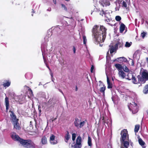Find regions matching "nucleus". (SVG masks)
Masks as SVG:
<instances>
[{"label": "nucleus", "instance_id": "obj_21", "mask_svg": "<svg viewBox=\"0 0 148 148\" xmlns=\"http://www.w3.org/2000/svg\"><path fill=\"white\" fill-rule=\"evenodd\" d=\"M115 66L116 68L119 71H121L123 69L122 66L121 64H115Z\"/></svg>", "mask_w": 148, "mask_h": 148}, {"label": "nucleus", "instance_id": "obj_8", "mask_svg": "<svg viewBox=\"0 0 148 148\" xmlns=\"http://www.w3.org/2000/svg\"><path fill=\"white\" fill-rule=\"evenodd\" d=\"M55 136L53 134H51L49 139V142L51 144L55 145L58 143V141L55 140Z\"/></svg>", "mask_w": 148, "mask_h": 148}, {"label": "nucleus", "instance_id": "obj_28", "mask_svg": "<svg viewBox=\"0 0 148 148\" xmlns=\"http://www.w3.org/2000/svg\"><path fill=\"white\" fill-rule=\"evenodd\" d=\"M107 13L106 12H104V11L103 10H102L100 12V14L102 16H103V15L104 14L105 17L108 18V17L107 16H106V14Z\"/></svg>", "mask_w": 148, "mask_h": 148}, {"label": "nucleus", "instance_id": "obj_2", "mask_svg": "<svg viewBox=\"0 0 148 148\" xmlns=\"http://www.w3.org/2000/svg\"><path fill=\"white\" fill-rule=\"evenodd\" d=\"M128 132L127 129H124L121 132L120 141L121 143V148H128L129 145V143L127 141H125L126 139H128V137H127Z\"/></svg>", "mask_w": 148, "mask_h": 148}, {"label": "nucleus", "instance_id": "obj_14", "mask_svg": "<svg viewBox=\"0 0 148 148\" xmlns=\"http://www.w3.org/2000/svg\"><path fill=\"white\" fill-rule=\"evenodd\" d=\"M18 121H16L14 122H13L12 123L14 124V128L16 130H20L21 128L19 125V124L18 123Z\"/></svg>", "mask_w": 148, "mask_h": 148}, {"label": "nucleus", "instance_id": "obj_51", "mask_svg": "<svg viewBox=\"0 0 148 148\" xmlns=\"http://www.w3.org/2000/svg\"><path fill=\"white\" fill-rule=\"evenodd\" d=\"M53 1L54 2V3L55 4H56V0H53Z\"/></svg>", "mask_w": 148, "mask_h": 148}, {"label": "nucleus", "instance_id": "obj_12", "mask_svg": "<svg viewBox=\"0 0 148 148\" xmlns=\"http://www.w3.org/2000/svg\"><path fill=\"white\" fill-rule=\"evenodd\" d=\"M12 138L14 140L18 141L21 144V140L23 139L21 138L20 137L17 135L13 134L11 136Z\"/></svg>", "mask_w": 148, "mask_h": 148}, {"label": "nucleus", "instance_id": "obj_16", "mask_svg": "<svg viewBox=\"0 0 148 148\" xmlns=\"http://www.w3.org/2000/svg\"><path fill=\"white\" fill-rule=\"evenodd\" d=\"M11 82L9 80H5L4 82H3V85L4 87H8L10 85Z\"/></svg>", "mask_w": 148, "mask_h": 148}, {"label": "nucleus", "instance_id": "obj_24", "mask_svg": "<svg viewBox=\"0 0 148 148\" xmlns=\"http://www.w3.org/2000/svg\"><path fill=\"white\" fill-rule=\"evenodd\" d=\"M138 142L139 144L142 146H144L145 144V142L142 140L141 138H139L138 140Z\"/></svg>", "mask_w": 148, "mask_h": 148}, {"label": "nucleus", "instance_id": "obj_44", "mask_svg": "<svg viewBox=\"0 0 148 148\" xmlns=\"http://www.w3.org/2000/svg\"><path fill=\"white\" fill-rule=\"evenodd\" d=\"M73 50L74 52V53H75V51H76V49L75 47L74 46H73Z\"/></svg>", "mask_w": 148, "mask_h": 148}, {"label": "nucleus", "instance_id": "obj_40", "mask_svg": "<svg viewBox=\"0 0 148 148\" xmlns=\"http://www.w3.org/2000/svg\"><path fill=\"white\" fill-rule=\"evenodd\" d=\"M94 69V66L93 65H92L90 69V72L91 73H93V70Z\"/></svg>", "mask_w": 148, "mask_h": 148}, {"label": "nucleus", "instance_id": "obj_43", "mask_svg": "<svg viewBox=\"0 0 148 148\" xmlns=\"http://www.w3.org/2000/svg\"><path fill=\"white\" fill-rule=\"evenodd\" d=\"M38 110L39 111V113H40L41 112V107L39 105L38 106Z\"/></svg>", "mask_w": 148, "mask_h": 148}, {"label": "nucleus", "instance_id": "obj_58", "mask_svg": "<svg viewBox=\"0 0 148 148\" xmlns=\"http://www.w3.org/2000/svg\"><path fill=\"white\" fill-rule=\"evenodd\" d=\"M116 60V59H115V60H113V61H114V62H115Z\"/></svg>", "mask_w": 148, "mask_h": 148}, {"label": "nucleus", "instance_id": "obj_41", "mask_svg": "<svg viewBox=\"0 0 148 148\" xmlns=\"http://www.w3.org/2000/svg\"><path fill=\"white\" fill-rule=\"evenodd\" d=\"M131 104V106H134L136 105V104H137V103H136L134 102H132V103H130Z\"/></svg>", "mask_w": 148, "mask_h": 148}, {"label": "nucleus", "instance_id": "obj_15", "mask_svg": "<svg viewBox=\"0 0 148 148\" xmlns=\"http://www.w3.org/2000/svg\"><path fill=\"white\" fill-rule=\"evenodd\" d=\"M5 103L6 106V110L8 111L9 109V98L7 97H6L5 98Z\"/></svg>", "mask_w": 148, "mask_h": 148}, {"label": "nucleus", "instance_id": "obj_42", "mask_svg": "<svg viewBox=\"0 0 148 148\" xmlns=\"http://www.w3.org/2000/svg\"><path fill=\"white\" fill-rule=\"evenodd\" d=\"M121 43H120L118 42V43L115 45V48H117L119 45H120Z\"/></svg>", "mask_w": 148, "mask_h": 148}, {"label": "nucleus", "instance_id": "obj_53", "mask_svg": "<svg viewBox=\"0 0 148 148\" xmlns=\"http://www.w3.org/2000/svg\"><path fill=\"white\" fill-rule=\"evenodd\" d=\"M146 59L147 62H148V58H147Z\"/></svg>", "mask_w": 148, "mask_h": 148}, {"label": "nucleus", "instance_id": "obj_30", "mask_svg": "<svg viewBox=\"0 0 148 148\" xmlns=\"http://www.w3.org/2000/svg\"><path fill=\"white\" fill-rule=\"evenodd\" d=\"M121 19V17L119 16H117L115 17V20L117 21H120Z\"/></svg>", "mask_w": 148, "mask_h": 148}, {"label": "nucleus", "instance_id": "obj_26", "mask_svg": "<svg viewBox=\"0 0 148 148\" xmlns=\"http://www.w3.org/2000/svg\"><path fill=\"white\" fill-rule=\"evenodd\" d=\"M140 125H135L134 128V132L135 133L137 132L139 130Z\"/></svg>", "mask_w": 148, "mask_h": 148}, {"label": "nucleus", "instance_id": "obj_18", "mask_svg": "<svg viewBox=\"0 0 148 148\" xmlns=\"http://www.w3.org/2000/svg\"><path fill=\"white\" fill-rule=\"evenodd\" d=\"M107 81L108 84V89L112 88V84L111 82H110L109 78L108 77H107Z\"/></svg>", "mask_w": 148, "mask_h": 148}, {"label": "nucleus", "instance_id": "obj_19", "mask_svg": "<svg viewBox=\"0 0 148 148\" xmlns=\"http://www.w3.org/2000/svg\"><path fill=\"white\" fill-rule=\"evenodd\" d=\"M125 25L123 23H121V24L119 30L120 33H122L123 32L125 28Z\"/></svg>", "mask_w": 148, "mask_h": 148}, {"label": "nucleus", "instance_id": "obj_9", "mask_svg": "<svg viewBox=\"0 0 148 148\" xmlns=\"http://www.w3.org/2000/svg\"><path fill=\"white\" fill-rule=\"evenodd\" d=\"M99 3L103 7L107 6L110 5V2L109 0H99Z\"/></svg>", "mask_w": 148, "mask_h": 148}, {"label": "nucleus", "instance_id": "obj_32", "mask_svg": "<svg viewBox=\"0 0 148 148\" xmlns=\"http://www.w3.org/2000/svg\"><path fill=\"white\" fill-rule=\"evenodd\" d=\"M123 70L126 72L128 73L129 71L128 68L126 66L124 68H123Z\"/></svg>", "mask_w": 148, "mask_h": 148}, {"label": "nucleus", "instance_id": "obj_54", "mask_svg": "<svg viewBox=\"0 0 148 148\" xmlns=\"http://www.w3.org/2000/svg\"><path fill=\"white\" fill-rule=\"evenodd\" d=\"M65 1H70V0H65Z\"/></svg>", "mask_w": 148, "mask_h": 148}, {"label": "nucleus", "instance_id": "obj_4", "mask_svg": "<svg viewBox=\"0 0 148 148\" xmlns=\"http://www.w3.org/2000/svg\"><path fill=\"white\" fill-rule=\"evenodd\" d=\"M21 144L26 148H35L36 145L31 139L21 140Z\"/></svg>", "mask_w": 148, "mask_h": 148}, {"label": "nucleus", "instance_id": "obj_35", "mask_svg": "<svg viewBox=\"0 0 148 148\" xmlns=\"http://www.w3.org/2000/svg\"><path fill=\"white\" fill-rule=\"evenodd\" d=\"M131 45L128 42H126L125 45V46L126 47H129Z\"/></svg>", "mask_w": 148, "mask_h": 148}, {"label": "nucleus", "instance_id": "obj_57", "mask_svg": "<svg viewBox=\"0 0 148 148\" xmlns=\"http://www.w3.org/2000/svg\"><path fill=\"white\" fill-rule=\"evenodd\" d=\"M99 82L100 83H102V82L101 81H99Z\"/></svg>", "mask_w": 148, "mask_h": 148}, {"label": "nucleus", "instance_id": "obj_10", "mask_svg": "<svg viewBox=\"0 0 148 148\" xmlns=\"http://www.w3.org/2000/svg\"><path fill=\"white\" fill-rule=\"evenodd\" d=\"M11 112L10 116L11 117L12 122V123L16 121H18V119H17L16 116L14 114V112L12 111H10Z\"/></svg>", "mask_w": 148, "mask_h": 148}, {"label": "nucleus", "instance_id": "obj_31", "mask_svg": "<svg viewBox=\"0 0 148 148\" xmlns=\"http://www.w3.org/2000/svg\"><path fill=\"white\" fill-rule=\"evenodd\" d=\"M83 43L84 44L86 45L87 41L86 37L85 36H83Z\"/></svg>", "mask_w": 148, "mask_h": 148}, {"label": "nucleus", "instance_id": "obj_48", "mask_svg": "<svg viewBox=\"0 0 148 148\" xmlns=\"http://www.w3.org/2000/svg\"><path fill=\"white\" fill-rule=\"evenodd\" d=\"M51 8H49L47 10L49 11H51Z\"/></svg>", "mask_w": 148, "mask_h": 148}, {"label": "nucleus", "instance_id": "obj_27", "mask_svg": "<svg viewBox=\"0 0 148 148\" xmlns=\"http://www.w3.org/2000/svg\"><path fill=\"white\" fill-rule=\"evenodd\" d=\"M117 59H120V60L121 62H126L127 60V59L124 57H120L118 58Z\"/></svg>", "mask_w": 148, "mask_h": 148}, {"label": "nucleus", "instance_id": "obj_13", "mask_svg": "<svg viewBox=\"0 0 148 148\" xmlns=\"http://www.w3.org/2000/svg\"><path fill=\"white\" fill-rule=\"evenodd\" d=\"M119 75V77L122 79L125 78L126 75L125 73L122 70L119 71L118 73Z\"/></svg>", "mask_w": 148, "mask_h": 148}, {"label": "nucleus", "instance_id": "obj_34", "mask_svg": "<svg viewBox=\"0 0 148 148\" xmlns=\"http://www.w3.org/2000/svg\"><path fill=\"white\" fill-rule=\"evenodd\" d=\"M146 34L147 33L146 32H143L141 33V36L143 38H144Z\"/></svg>", "mask_w": 148, "mask_h": 148}, {"label": "nucleus", "instance_id": "obj_33", "mask_svg": "<svg viewBox=\"0 0 148 148\" xmlns=\"http://www.w3.org/2000/svg\"><path fill=\"white\" fill-rule=\"evenodd\" d=\"M76 137V134L75 133H74L72 134V139L73 141L75 140Z\"/></svg>", "mask_w": 148, "mask_h": 148}, {"label": "nucleus", "instance_id": "obj_45", "mask_svg": "<svg viewBox=\"0 0 148 148\" xmlns=\"http://www.w3.org/2000/svg\"><path fill=\"white\" fill-rule=\"evenodd\" d=\"M132 63H131V65L132 66H134V61L133 60H132Z\"/></svg>", "mask_w": 148, "mask_h": 148}, {"label": "nucleus", "instance_id": "obj_36", "mask_svg": "<svg viewBox=\"0 0 148 148\" xmlns=\"http://www.w3.org/2000/svg\"><path fill=\"white\" fill-rule=\"evenodd\" d=\"M62 7V8H64V9L66 11H67V8L66 7L65 5L63 4H62L61 5Z\"/></svg>", "mask_w": 148, "mask_h": 148}, {"label": "nucleus", "instance_id": "obj_7", "mask_svg": "<svg viewBox=\"0 0 148 148\" xmlns=\"http://www.w3.org/2000/svg\"><path fill=\"white\" fill-rule=\"evenodd\" d=\"M136 105L134 106H131V108L128 106V108L130 110L132 111V113L134 114L136 113L138 111V106L137 104Z\"/></svg>", "mask_w": 148, "mask_h": 148}, {"label": "nucleus", "instance_id": "obj_56", "mask_svg": "<svg viewBox=\"0 0 148 148\" xmlns=\"http://www.w3.org/2000/svg\"><path fill=\"white\" fill-rule=\"evenodd\" d=\"M47 66L48 67V68L50 70V69L49 67V66Z\"/></svg>", "mask_w": 148, "mask_h": 148}, {"label": "nucleus", "instance_id": "obj_6", "mask_svg": "<svg viewBox=\"0 0 148 148\" xmlns=\"http://www.w3.org/2000/svg\"><path fill=\"white\" fill-rule=\"evenodd\" d=\"M85 121H86V120L81 122V120L77 118H76L74 122L75 125L77 128H81L84 125Z\"/></svg>", "mask_w": 148, "mask_h": 148}, {"label": "nucleus", "instance_id": "obj_38", "mask_svg": "<svg viewBox=\"0 0 148 148\" xmlns=\"http://www.w3.org/2000/svg\"><path fill=\"white\" fill-rule=\"evenodd\" d=\"M28 91H29V94L31 96L33 95L32 91L30 88H29L28 89Z\"/></svg>", "mask_w": 148, "mask_h": 148}, {"label": "nucleus", "instance_id": "obj_22", "mask_svg": "<svg viewBox=\"0 0 148 148\" xmlns=\"http://www.w3.org/2000/svg\"><path fill=\"white\" fill-rule=\"evenodd\" d=\"M65 138V141L67 143L68 140L70 138V135L68 131H67V133L64 136Z\"/></svg>", "mask_w": 148, "mask_h": 148}, {"label": "nucleus", "instance_id": "obj_37", "mask_svg": "<svg viewBox=\"0 0 148 148\" xmlns=\"http://www.w3.org/2000/svg\"><path fill=\"white\" fill-rule=\"evenodd\" d=\"M82 147V145H78L75 144L74 146V148H81Z\"/></svg>", "mask_w": 148, "mask_h": 148}, {"label": "nucleus", "instance_id": "obj_49", "mask_svg": "<svg viewBox=\"0 0 148 148\" xmlns=\"http://www.w3.org/2000/svg\"><path fill=\"white\" fill-rule=\"evenodd\" d=\"M112 101H113L114 102V97H112Z\"/></svg>", "mask_w": 148, "mask_h": 148}, {"label": "nucleus", "instance_id": "obj_20", "mask_svg": "<svg viewBox=\"0 0 148 148\" xmlns=\"http://www.w3.org/2000/svg\"><path fill=\"white\" fill-rule=\"evenodd\" d=\"M143 92L144 94H148V84L144 86Z\"/></svg>", "mask_w": 148, "mask_h": 148}, {"label": "nucleus", "instance_id": "obj_52", "mask_svg": "<svg viewBox=\"0 0 148 148\" xmlns=\"http://www.w3.org/2000/svg\"><path fill=\"white\" fill-rule=\"evenodd\" d=\"M103 122H104V123H105V120H104V118H103Z\"/></svg>", "mask_w": 148, "mask_h": 148}, {"label": "nucleus", "instance_id": "obj_60", "mask_svg": "<svg viewBox=\"0 0 148 148\" xmlns=\"http://www.w3.org/2000/svg\"><path fill=\"white\" fill-rule=\"evenodd\" d=\"M106 14V16H107V14Z\"/></svg>", "mask_w": 148, "mask_h": 148}, {"label": "nucleus", "instance_id": "obj_46", "mask_svg": "<svg viewBox=\"0 0 148 148\" xmlns=\"http://www.w3.org/2000/svg\"><path fill=\"white\" fill-rule=\"evenodd\" d=\"M59 89V91L63 95H64V93H63V92H62V90L60 89Z\"/></svg>", "mask_w": 148, "mask_h": 148}, {"label": "nucleus", "instance_id": "obj_50", "mask_svg": "<svg viewBox=\"0 0 148 148\" xmlns=\"http://www.w3.org/2000/svg\"><path fill=\"white\" fill-rule=\"evenodd\" d=\"M77 90H78L77 87V86H75V91H77Z\"/></svg>", "mask_w": 148, "mask_h": 148}, {"label": "nucleus", "instance_id": "obj_17", "mask_svg": "<svg viewBox=\"0 0 148 148\" xmlns=\"http://www.w3.org/2000/svg\"><path fill=\"white\" fill-rule=\"evenodd\" d=\"M82 138L80 136H79L77 138L76 140V144L78 145H82Z\"/></svg>", "mask_w": 148, "mask_h": 148}, {"label": "nucleus", "instance_id": "obj_55", "mask_svg": "<svg viewBox=\"0 0 148 148\" xmlns=\"http://www.w3.org/2000/svg\"><path fill=\"white\" fill-rule=\"evenodd\" d=\"M43 59H44L45 62V58L44 57H43Z\"/></svg>", "mask_w": 148, "mask_h": 148}, {"label": "nucleus", "instance_id": "obj_47", "mask_svg": "<svg viewBox=\"0 0 148 148\" xmlns=\"http://www.w3.org/2000/svg\"><path fill=\"white\" fill-rule=\"evenodd\" d=\"M57 117L56 118L54 119H53V120H52V121L53 122L54 121H55L57 119Z\"/></svg>", "mask_w": 148, "mask_h": 148}, {"label": "nucleus", "instance_id": "obj_25", "mask_svg": "<svg viewBox=\"0 0 148 148\" xmlns=\"http://www.w3.org/2000/svg\"><path fill=\"white\" fill-rule=\"evenodd\" d=\"M88 146L90 147H91L92 145V140L91 139V138L89 136H88Z\"/></svg>", "mask_w": 148, "mask_h": 148}, {"label": "nucleus", "instance_id": "obj_11", "mask_svg": "<svg viewBox=\"0 0 148 148\" xmlns=\"http://www.w3.org/2000/svg\"><path fill=\"white\" fill-rule=\"evenodd\" d=\"M48 143L47 139L45 136H43L41 139L40 143L42 145H45Z\"/></svg>", "mask_w": 148, "mask_h": 148}, {"label": "nucleus", "instance_id": "obj_39", "mask_svg": "<svg viewBox=\"0 0 148 148\" xmlns=\"http://www.w3.org/2000/svg\"><path fill=\"white\" fill-rule=\"evenodd\" d=\"M122 6L126 8L127 7V4L125 1H123L122 3Z\"/></svg>", "mask_w": 148, "mask_h": 148}, {"label": "nucleus", "instance_id": "obj_5", "mask_svg": "<svg viewBox=\"0 0 148 148\" xmlns=\"http://www.w3.org/2000/svg\"><path fill=\"white\" fill-rule=\"evenodd\" d=\"M134 73L132 71L129 72L126 75L125 78L129 80H132L133 83L137 84V80L135 76L134 75Z\"/></svg>", "mask_w": 148, "mask_h": 148}, {"label": "nucleus", "instance_id": "obj_29", "mask_svg": "<svg viewBox=\"0 0 148 148\" xmlns=\"http://www.w3.org/2000/svg\"><path fill=\"white\" fill-rule=\"evenodd\" d=\"M115 51V49L113 46H112L110 49V53L111 54L113 53Z\"/></svg>", "mask_w": 148, "mask_h": 148}, {"label": "nucleus", "instance_id": "obj_23", "mask_svg": "<svg viewBox=\"0 0 148 148\" xmlns=\"http://www.w3.org/2000/svg\"><path fill=\"white\" fill-rule=\"evenodd\" d=\"M106 89V87L104 85H103V86L101 87L99 89L100 92L102 93L103 95L104 94L105 91Z\"/></svg>", "mask_w": 148, "mask_h": 148}, {"label": "nucleus", "instance_id": "obj_59", "mask_svg": "<svg viewBox=\"0 0 148 148\" xmlns=\"http://www.w3.org/2000/svg\"><path fill=\"white\" fill-rule=\"evenodd\" d=\"M30 123H32V121H30Z\"/></svg>", "mask_w": 148, "mask_h": 148}, {"label": "nucleus", "instance_id": "obj_1", "mask_svg": "<svg viewBox=\"0 0 148 148\" xmlns=\"http://www.w3.org/2000/svg\"><path fill=\"white\" fill-rule=\"evenodd\" d=\"M107 30L103 25H100V28L97 25H95L93 27L92 35L96 42L100 43L104 42L106 37Z\"/></svg>", "mask_w": 148, "mask_h": 148}, {"label": "nucleus", "instance_id": "obj_3", "mask_svg": "<svg viewBox=\"0 0 148 148\" xmlns=\"http://www.w3.org/2000/svg\"><path fill=\"white\" fill-rule=\"evenodd\" d=\"M140 74L137 76V84H140L141 86L142 84H145L146 81H148V71L146 70H144L142 72L140 71Z\"/></svg>", "mask_w": 148, "mask_h": 148}]
</instances>
